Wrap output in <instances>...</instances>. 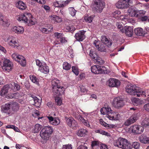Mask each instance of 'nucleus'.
Segmentation results:
<instances>
[{"label": "nucleus", "mask_w": 149, "mask_h": 149, "mask_svg": "<svg viewBox=\"0 0 149 149\" xmlns=\"http://www.w3.org/2000/svg\"><path fill=\"white\" fill-rule=\"evenodd\" d=\"M16 19L19 21H22L26 25L29 26L35 24L36 22L35 19L33 17L31 14L26 12L17 15L16 16Z\"/></svg>", "instance_id": "f257e3e1"}, {"label": "nucleus", "mask_w": 149, "mask_h": 149, "mask_svg": "<svg viewBox=\"0 0 149 149\" xmlns=\"http://www.w3.org/2000/svg\"><path fill=\"white\" fill-rule=\"evenodd\" d=\"M146 11L143 10H138V13L137 15V17H139L140 16H142L145 15Z\"/></svg>", "instance_id": "052dcab7"}, {"label": "nucleus", "mask_w": 149, "mask_h": 149, "mask_svg": "<svg viewBox=\"0 0 149 149\" xmlns=\"http://www.w3.org/2000/svg\"><path fill=\"white\" fill-rule=\"evenodd\" d=\"M32 97L34 102L33 103V104L36 107H39L41 104L40 100L36 97L33 96Z\"/></svg>", "instance_id": "58836bf2"}, {"label": "nucleus", "mask_w": 149, "mask_h": 149, "mask_svg": "<svg viewBox=\"0 0 149 149\" xmlns=\"http://www.w3.org/2000/svg\"><path fill=\"white\" fill-rule=\"evenodd\" d=\"M20 96V93H14L8 94L6 97L8 99L18 98Z\"/></svg>", "instance_id": "f704fd0d"}, {"label": "nucleus", "mask_w": 149, "mask_h": 149, "mask_svg": "<svg viewBox=\"0 0 149 149\" xmlns=\"http://www.w3.org/2000/svg\"><path fill=\"white\" fill-rule=\"evenodd\" d=\"M54 6L56 7L61 8L64 7L63 1H55L53 3Z\"/></svg>", "instance_id": "49530a36"}, {"label": "nucleus", "mask_w": 149, "mask_h": 149, "mask_svg": "<svg viewBox=\"0 0 149 149\" xmlns=\"http://www.w3.org/2000/svg\"><path fill=\"white\" fill-rule=\"evenodd\" d=\"M139 115L138 113H135L125 120L124 124L126 126H128L135 122L139 119Z\"/></svg>", "instance_id": "1a4fd4ad"}, {"label": "nucleus", "mask_w": 149, "mask_h": 149, "mask_svg": "<svg viewBox=\"0 0 149 149\" xmlns=\"http://www.w3.org/2000/svg\"><path fill=\"white\" fill-rule=\"evenodd\" d=\"M12 92L16 91L20 89V86L17 83L13 82L9 84Z\"/></svg>", "instance_id": "473e14b6"}, {"label": "nucleus", "mask_w": 149, "mask_h": 149, "mask_svg": "<svg viewBox=\"0 0 149 149\" xmlns=\"http://www.w3.org/2000/svg\"><path fill=\"white\" fill-rule=\"evenodd\" d=\"M53 131V129L51 126H45L41 130L40 136L43 140H48Z\"/></svg>", "instance_id": "39448f33"}, {"label": "nucleus", "mask_w": 149, "mask_h": 149, "mask_svg": "<svg viewBox=\"0 0 149 149\" xmlns=\"http://www.w3.org/2000/svg\"><path fill=\"white\" fill-rule=\"evenodd\" d=\"M62 148L63 149H72V146L71 144L63 145Z\"/></svg>", "instance_id": "774afa93"}, {"label": "nucleus", "mask_w": 149, "mask_h": 149, "mask_svg": "<svg viewBox=\"0 0 149 149\" xmlns=\"http://www.w3.org/2000/svg\"><path fill=\"white\" fill-rule=\"evenodd\" d=\"M85 32L86 31L83 30L79 31L75 35V38L79 41H82L85 38Z\"/></svg>", "instance_id": "f3484780"}, {"label": "nucleus", "mask_w": 149, "mask_h": 149, "mask_svg": "<svg viewBox=\"0 0 149 149\" xmlns=\"http://www.w3.org/2000/svg\"><path fill=\"white\" fill-rule=\"evenodd\" d=\"M138 89L137 87L135 85L131 84L127 85L125 88L126 92L129 94L135 95L136 90Z\"/></svg>", "instance_id": "ddd939ff"}, {"label": "nucleus", "mask_w": 149, "mask_h": 149, "mask_svg": "<svg viewBox=\"0 0 149 149\" xmlns=\"http://www.w3.org/2000/svg\"><path fill=\"white\" fill-rule=\"evenodd\" d=\"M50 19L54 22H61L62 19L56 15H53L49 16Z\"/></svg>", "instance_id": "a19ab883"}, {"label": "nucleus", "mask_w": 149, "mask_h": 149, "mask_svg": "<svg viewBox=\"0 0 149 149\" xmlns=\"http://www.w3.org/2000/svg\"><path fill=\"white\" fill-rule=\"evenodd\" d=\"M47 27H50V29H48L46 27H42L40 28V30L42 33H47L49 32H51L52 31L53 27L52 26L51 24H49L47 25Z\"/></svg>", "instance_id": "c9c22d12"}, {"label": "nucleus", "mask_w": 149, "mask_h": 149, "mask_svg": "<svg viewBox=\"0 0 149 149\" xmlns=\"http://www.w3.org/2000/svg\"><path fill=\"white\" fill-rule=\"evenodd\" d=\"M112 111L110 107L107 105L104 107H103L100 110V112L101 114L103 115H106V117L108 118V115H109Z\"/></svg>", "instance_id": "a211bd4d"}, {"label": "nucleus", "mask_w": 149, "mask_h": 149, "mask_svg": "<svg viewBox=\"0 0 149 149\" xmlns=\"http://www.w3.org/2000/svg\"><path fill=\"white\" fill-rule=\"evenodd\" d=\"M98 42V41H95L93 43L94 45L98 50L102 52H106V48L104 44H101L100 45Z\"/></svg>", "instance_id": "a878e982"}, {"label": "nucleus", "mask_w": 149, "mask_h": 149, "mask_svg": "<svg viewBox=\"0 0 149 149\" xmlns=\"http://www.w3.org/2000/svg\"><path fill=\"white\" fill-rule=\"evenodd\" d=\"M141 125L144 127L149 126V118H146L141 122Z\"/></svg>", "instance_id": "de8ad7c7"}, {"label": "nucleus", "mask_w": 149, "mask_h": 149, "mask_svg": "<svg viewBox=\"0 0 149 149\" xmlns=\"http://www.w3.org/2000/svg\"><path fill=\"white\" fill-rule=\"evenodd\" d=\"M132 148L133 147L135 149H139L140 147V143L137 142H134L132 143Z\"/></svg>", "instance_id": "6e6d98bb"}, {"label": "nucleus", "mask_w": 149, "mask_h": 149, "mask_svg": "<svg viewBox=\"0 0 149 149\" xmlns=\"http://www.w3.org/2000/svg\"><path fill=\"white\" fill-rule=\"evenodd\" d=\"M72 71L76 75H77L79 74L78 68L77 66H72Z\"/></svg>", "instance_id": "bf43d9fd"}, {"label": "nucleus", "mask_w": 149, "mask_h": 149, "mask_svg": "<svg viewBox=\"0 0 149 149\" xmlns=\"http://www.w3.org/2000/svg\"><path fill=\"white\" fill-rule=\"evenodd\" d=\"M36 64L39 67L38 70L41 72L47 74L49 72V66L44 62H41L38 59L36 60Z\"/></svg>", "instance_id": "0eeeda50"}, {"label": "nucleus", "mask_w": 149, "mask_h": 149, "mask_svg": "<svg viewBox=\"0 0 149 149\" xmlns=\"http://www.w3.org/2000/svg\"><path fill=\"white\" fill-rule=\"evenodd\" d=\"M93 17L92 16H89L88 15H86L84 18V20L85 22L91 23L92 22L93 19Z\"/></svg>", "instance_id": "3c124183"}, {"label": "nucleus", "mask_w": 149, "mask_h": 149, "mask_svg": "<svg viewBox=\"0 0 149 149\" xmlns=\"http://www.w3.org/2000/svg\"><path fill=\"white\" fill-rule=\"evenodd\" d=\"M94 2L92 9L98 12H101L105 6V3L102 0H93Z\"/></svg>", "instance_id": "423d86ee"}, {"label": "nucleus", "mask_w": 149, "mask_h": 149, "mask_svg": "<svg viewBox=\"0 0 149 149\" xmlns=\"http://www.w3.org/2000/svg\"><path fill=\"white\" fill-rule=\"evenodd\" d=\"M30 79L34 83H37V78L34 75H31L30 76Z\"/></svg>", "instance_id": "69168bd1"}, {"label": "nucleus", "mask_w": 149, "mask_h": 149, "mask_svg": "<svg viewBox=\"0 0 149 149\" xmlns=\"http://www.w3.org/2000/svg\"><path fill=\"white\" fill-rule=\"evenodd\" d=\"M54 37L60 39L63 36V34L62 33H59L58 32H55L54 33Z\"/></svg>", "instance_id": "13d9d810"}, {"label": "nucleus", "mask_w": 149, "mask_h": 149, "mask_svg": "<svg viewBox=\"0 0 149 149\" xmlns=\"http://www.w3.org/2000/svg\"><path fill=\"white\" fill-rule=\"evenodd\" d=\"M113 145L122 149H132L130 143L126 139L120 137L113 141Z\"/></svg>", "instance_id": "7ed1b4c3"}, {"label": "nucleus", "mask_w": 149, "mask_h": 149, "mask_svg": "<svg viewBox=\"0 0 149 149\" xmlns=\"http://www.w3.org/2000/svg\"><path fill=\"white\" fill-rule=\"evenodd\" d=\"M138 89L136 90V93H135V95H136L137 97H139L141 96H146V91L144 90L137 87Z\"/></svg>", "instance_id": "c756f323"}, {"label": "nucleus", "mask_w": 149, "mask_h": 149, "mask_svg": "<svg viewBox=\"0 0 149 149\" xmlns=\"http://www.w3.org/2000/svg\"><path fill=\"white\" fill-rule=\"evenodd\" d=\"M55 102L57 105L60 106L62 103V100L61 97H56L55 99Z\"/></svg>", "instance_id": "5fc2aeb1"}, {"label": "nucleus", "mask_w": 149, "mask_h": 149, "mask_svg": "<svg viewBox=\"0 0 149 149\" xmlns=\"http://www.w3.org/2000/svg\"><path fill=\"white\" fill-rule=\"evenodd\" d=\"M120 13L121 12L120 11L117 10L113 13V15L114 18H116L117 19H119L123 21L122 22L123 23L125 24V22H126L127 21V19L126 16L123 15H120Z\"/></svg>", "instance_id": "4468645a"}, {"label": "nucleus", "mask_w": 149, "mask_h": 149, "mask_svg": "<svg viewBox=\"0 0 149 149\" xmlns=\"http://www.w3.org/2000/svg\"><path fill=\"white\" fill-rule=\"evenodd\" d=\"M132 101L134 104L136 105H139L144 103L143 100L138 98H134L132 99Z\"/></svg>", "instance_id": "ea45409f"}, {"label": "nucleus", "mask_w": 149, "mask_h": 149, "mask_svg": "<svg viewBox=\"0 0 149 149\" xmlns=\"http://www.w3.org/2000/svg\"><path fill=\"white\" fill-rule=\"evenodd\" d=\"M66 121L68 125L70 127H74L78 125L77 123L72 117L68 118Z\"/></svg>", "instance_id": "b1692460"}, {"label": "nucleus", "mask_w": 149, "mask_h": 149, "mask_svg": "<svg viewBox=\"0 0 149 149\" xmlns=\"http://www.w3.org/2000/svg\"><path fill=\"white\" fill-rule=\"evenodd\" d=\"M108 85L109 87H118L120 83L119 81L115 79L111 78L108 81Z\"/></svg>", "instance_id": "2eb2a0df"}, {"label": "nucleus", "mask_w": 149, "mask_h": 149, "mask_svg": "<svg viewBox=\"0 0 149 149\" xmlns=\"http://www.w3.org/2000/svg\"><path fill=\"white\" fill-rule=\"evenodd\" d=\"M116 25L117 26L118 29L120 30L121 32L123 33H124V28H123V26L121 23H117Z\"/></svg>", "instance_id": "e2e57ef3"}, {"label": "nucleus", "mask_w": 149, "mask_h": 149, "mask_svg": "<svg viewBox=\"0 0 149 149\" xmlns=\"http://www.w3.org/2000/svg\"><path fill=\"white\" fill-rule=\"evenodd\" d=\"M73 116L79 120L80 116H82L79 114V112L77 110H75L73 111L72 113Z\"/></svg>", "instance_id": "09e8293b"}, {"label": "nucleus", "mask_w": 149, "mask_h": 149, "mask_svg": "<svg viewBox=\"0 0 149 149\" xmlns=\"http://www.w3.org/2000/svg\"><path fill=\"white\" fill-rule=\"evenodd\" d=\"M100 72H100V74H107V70L105 67L100 66Z\"/></svg>", "instance_id": "680f3d73"}, {"label": "nucleus", "mask_w": 149, "mask_h": 149, "mask_svg": "<svg viewBox=\"0 0 149 149\" xmlns=\"http://www.w3.org/2000/svg\"><path fill=\"white\" fill-rule=\"evenodd\" d=\"M95 132L96 133H99L103 135H104L110 137L111 135L110 134L107 132L102 130H95Z\"/></svg>", "instance_id": "c03bdc74"}, {"label": "nucleus", "mask_w": 149, "mask_h": 149, "mask_svg": "<svg viewBox=\"0 0 149 149\" xmlns=\"http://www.w3.org/2000/svg\"><path fill=\"white\" fill-rule=\"evenodd\" d=\"M125 104L123 99L120 97L114 98L113 100L112 105L116 108H119L123 107Z\"/></svg>", "instance_id": "6e6552de"}, {"label": "nucleus", "mask_w": 149, "mask_h": 149, "mask_svg": "<svg viewBox=\"0 0 149 149\" xmlns=\"http://www.w3.org/2000/svg\"><path fill=\"white\" fill-rule=\"evenodd\" d=\"M17 62L22 66H24L26 64V59L24 56L22 55L20 56V57Z\"/></svg>", "instance_id": "79ce46f5"}, {"label": "nucleus", "mask_w": 149, "mask_h": 149, "mask_svg": "<svg viewBox=\"0 0 149 149\" xmlns=\"http://www.w3.org/2000/svg\"><path fill=\"white\" fill-rule=\"evenodd\" d=\"M124 32L128 37H131L133 33V29L130 26H126L124 27Z\"/></svg>", "instance_id": "bb28decb"}, {"label": "nucleus", "mask_w": 149, "mask_h": 149, "mask_svg": "<svg viewBox=\"0 0 149 149\" xmlns=\"http://www.w3.org/2000/svg\"><path fill=\"white\" fill-rule=\"evenodd\" d=\"M79 120L85 126L88 127H90L89 123L87 120H85L82 116H80Z\"/></svg>", "instance_id": "a18cd8bd"}, {"label": "nucleus", "mask_w": 149, "mask_h": 149, "mask_svg": "<svg viewBox=\"0 0 149 149\" xmlns=\"http://www.w3.org/2000/svg\"><path fill=\"white\" fill-rule=\"evenodd\" d=\"M51 86L53 93L56 96H61L64 95L65 88L60 86V82L56 78L52 81Z\"/></svg>", "instance_id": "f03ea898"}, {"label": "nucleus", "mask_w": 149, "mask_h": 149, "mask_svg": "<svg viewBox=\"0 0 149 149\" xmlns=\"http://www.w3.org/2000/svg\"><path fill=\"white\" fill-rule=\"evenodd\" d=\"M13 64L10 60L8 59H5L3 61V65L2 68L3 70L9 72L12 70Z\"/></svg>", "instance_id": "9b49d317"}, {"label": "nucleus", "mask_w": 149, "mask_h": 149, "mask_svg": "<svg viewBox=\"0 0 149 149\" xmlns=\"http://www.w3.org/2000/svg\"><path fill=\"white\" fill-rule=\"evenodd\" d=\"M128 5L126 0H119L116 4V6L117 8L121 9L127 8Z\"/></svg>", "instance_id": "412c9836"}, {"label": "nucleus", "mask_w": 149, "mask_h": 149, "mask_svg": "<svg viewBox=\"0 0 149 149\" xmlns=\"http://www.w3.org/2000/svg\"><path fill=\"white\" fill-rule=\"evenodd\" d=\"M88 132L87 130L84 129H81L78 130L77 133L79 136L82 137L85 136Z\"/></svg>", "instance_id": "e433bc0d"}, {"label": "nucleus", "mask_w": 149, "mask_h": 149, "mask_svg": "<svg viewBox=\"0 0 149 149\" xmlns=\"http://www.w3.org/2000/svg\"><path fill=\"white\" fill-rule=\"evenodd\" d=\"M10 24L8 20L5 19L2 16H0V25L4 27H8Z\"/></svg>", "instance_id": "c85d7f7f"}, {"label": "nucleus", "mask_w": 149, "mask_h": 149, "mask_svg": "<svg viewBox=\"0 0 149 149\" xmlns=\"http://www.w3.org/2000/svg\"><path fill=\"white\" fill-rule=\"evenodd\" d=\"M100 66L98 65L92 66L91 68V72L95 74H100Z\"/></svg>", "instance_id": "2f4dec72"}, {"label": "nucleus", "mask_w": 149, "mask_h": 149, "mask_svg": "<svg viewBox=\"0 0 149 149\" xmlns=\"http://www.w3.org/2000/svg\"><path fill=\"white\" fill-rule=\"evenodd\" d=\"M42 126L39 124H36L32 129V132L34 133L38 132L42 128Z\"/></svg>", "instance_id": "4c0bfd02"}, {"label": "nucleus", "mask_w": 149, "mask_h": 149, "mask_svg": "<svg viewBox=\"0 0 149 149\" xmlns=\"http://www.w3.org/2000/svg\"><path fill=\"white\" fill-rule=\"evenodd\" d=\"M65 29L66 32H71L74 31L75 30V27L72 26H66Z\"/></svg>", "instance_id": "4d7b16f0"}, {"label": "nucleus", "mask_w": 149, "mask_h": 149, "mask_svg": "<svg viewBox=\"0 0 149 149\" xmlns=\"http://www.w3.org/2000/svg\"><path fill=\"white\" fill-rule=\"evenodd\" d=\"M130 130L132 132L135 134H138L143 132L144 128L142 126L135 125L131 126L130 128Z\"/></svg>", "instance_id": "9d476101"}, {"label": "nucleus", "mask_w": 149, "mask_h": 149, "mask_svg": "<svg viewBox=\"0 0 149 149\" xmlns=\"http://www.w3.org/2000/svg\"><path fill=\"white\" fill-rule=\"evenodd\" d=\"M101 41L102 42L108 47H111L112 45V41L109 40L108 38L105 36H103L101 37Z\"/></svg>", "instance_id": "cd10ccee"}, {"label": "nucleus", "mask_w": 149, "mask_h": 149, "mask_svg": "<svg viewBox=\"0 0 149 149\" xmlns=\"http://www.w3.org/2000/svg\"><path fill=\"white\" fill-rule=\"evenodd\" d=\"M135 34L139 36H141L143 35L144 32L142 28L138 27L134 29Z\"/></svg>", "instance_id": "37998d69"}, {"label": "nucleus", "mask_w": 149, "mask_h": 149, "mask_svg": "<svg viewBox=\"0 0 149 149\" xmlns=\"http://www.w3.org/2000/svg\"><path fill=\"white\" fill-rule=\"evenodd\" d=\"M8 92H9V94H11L12 92L9 84L4 85L1 88L0 91V95L1 96H4Z\"/></svg>", "instance_id": "dca6fc26"}, {"label": "nucleus", "mask_w": 149, "mask_h": 149, "mask_svg": "<svg viewBox=\"0 0 149 149\" xmlns=\"http://www.w3.org/2000/svg\"><path fill=\"white\" fill-rule=\"evenodd\" d=\"M108 116V118L111 120H118L120 118V115L118 113L113 111Z\"/></svg>", "instance_id": "6ab92c4d"}, {"label": "nucleus", "mask_w": 149, "mask_h": 149, "mask_svg": "<svg viewBox=\"0 0 149 149\" xmlns=\"http://www.w3.org/2000/svg\"><path fill=\"white\" fill-rule=\"evenodd\" d=\"M94 61H96V63L99 64H102L104 63V61L102 60L101 58H99L98 56L96 59H95Z\"/></svg>", "instance_id": "0e129e2a"}, {"label": "nucleus", "mask_w": 149, "mask_h": 149, "mask_svg": "<svg viewBox=\"0 0 149 149\" xmlns=\"http://www.w3.org/2000/svg\"><path fill=\"white\" fill-rule=\"evenodd\" d=\"M127 12L130 16L137 17L138 10L135 7L130 8L127 10Z\"/></svg>", "instance_id": "5701e85b"}, {"label": "nucleus", "mask_w": 149, "mask_h": 149, "mask_svg": "<svg viewBox=\"0 0 149 149\" xmlns=\"http://www.w3.org/2000/svg\"><path fill=\"white\" fill-rule=\"evenodd\" d=\"M39 111L37 110H34L32 112V116L34 117H36L39 115Z\"/></svg>", "instance_id": "338daca9"}, {"label": "nucleus", "mask_w": 149, "mask_h": 149, "mask_svg": "<svg viewBox=\"0 0 149 149\" xmlns=\"http://www.w3.org/2000/svg\"><path fill=\"white\" fill-rule=\"evenodd\" d=\"M71 68V65L70 64L67 62H64L63 64V69L66 70H69Z\"/></svg>", "instance_id": "864d4df0"}, {"label": "nucleus", "mask_w": 149, "mask_h": 149, "mask_svg": "<svg viewBox=\"0 0 149 149\" xmlns=\"http://www.w3.org/2000/svg\"><path fill=\"white\" fill-rule=\"evenodd\" d=\"M5 41L7 42L8 45L11 47L18 49H21L22 48V46L19 42L17 38L15 36H9Z\"/></svg>", "instance_id": "20e7f679"}, {"label": "nucleus", "mask_w": 149, "mask_h": 149, "mask_svg": "<svg viewBox=\"0 0 149 149\" xmlns=\"http://www.w3.org/2000/svg\"><path fill=\"white\" fill-rule=\"evenodd\" d=\"M16 7L19 9L24 10L26 9V4L22 1H19L16 3Z\"/></svg>", "instance_id": "72a5a7b5"}, {"label": "nucleus", "mask_w": 149, "mask_h": 149, "mask_svg": "<svg viewBox=\"0 0 149 149\" xmlns=\"http://www.w3.org/2000/svg\"><path fill=\"white\" fill-rule=\"evenodd\" d=\"M139 140L142 143L146 144L149 143V137L144 134H142L139 137Z\"/></svg>", "instance_id": "7c9ffc66"}, {"label": "nucleus", "mask_w": 149, "mask_h": 149, "mask_svg": "<svg viewBox=\"0 0 149 149\" xmlns=\"http://www.w3.org/2000/svg\"><path fill=\"white\" fill-rule=\"evenodd\" d=\"M47 117L49 120V123L52 125L57 126L59 125L61 123L60 120L58 118H54L52 116H48Z\"/></svg>", "instance_id": "aec40b11"}, {"label": "nucleus", "mask_w": 149, "mask_h": 149, "mask_svg": "<svg viewBox=\"0 0 149 149\" xmlns=\"http://www.w3.org/2000/svg\"><path fill=\"white\" fill-rule=\"evenodd\" d=\"M1 111L2 113H5L6 115L12 114V111L10 109L9 102L6 103L2 105Z\"/></svg>", "instance_id": "f8f14e48"}, {"label": "nucleus", "mask_w": 149, "mask_h": 149, "mask_svg": "<svg viewBox=\"0 0 149 149\" xmlns=\"http://www.w3.org/2000/svg\"><path fill=\"white\" fill-rule=\"evenodd\" d=\"M69 13L72 16H74L76 13V11L73 7H70L68 8Z\"/></svg>", "instance_id": "603ef678"}, {"label": "nucleus", "mask_w": 149, "mask_h": 149, "mask_svg": "<svg viewBox=\"0 0 149 149\" xmlns=\"http://www.w3.org/2000/svg\"><path fill=\"white\" fill-rule=\"evenodd\" d=\"M89 55L94 60L96 59L98 56L96 52L92 50H91L90 51Z\"/></svg>", "instance_id": "8fccbe9b"}, {"label": "nucleus", "mask_w": 149, "mask_h": 149, "mask_svg": "<svg viewBox=\"0 0 149 149\" xmlns=\"http://www.w3.org/2000/svg\"><path fill=\"white\" fill-rule=\"evenodd\" d=\"M9 102L10 109L12 111V114L14 112H16L19 110V106L17 103L14 102Z\"/></svg>", "instance_id": "4be33fe9"}, {"label": "nucleus", "mask_w": 149, "mask_h": 149, "mask_svg": "<svg viewBox=\"0 0 149 149\" xmlns=\"http://www.w3.org/2000/svg\"><path fill=\"white\" fill-rule=\"evenodd\" d=\"M12 30L16 33L21 34L23 33L24 29L22 26H17L13 27Z\"/></svg>", "instance_id": "393cba45"}]
</instances>
